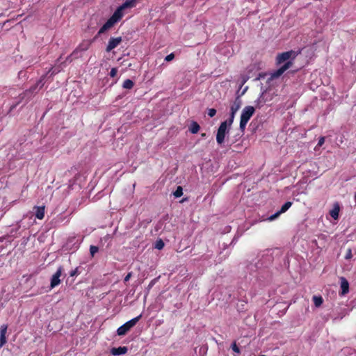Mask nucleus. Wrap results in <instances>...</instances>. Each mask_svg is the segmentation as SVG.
Here are the masks:
<instances>
[{"label":"nucleus","mask_w":356,"mask_h":356,"mask_svg":"<svg viewBox=\"0 0 356 356\" xmlns=\"http://www.w3.org/2000/svg\"><path fill=\"white\" fill-rule=\"evenodd\" d=\"M241 100L239 99V97H236L235 101L234 102L233 104L232 105L230 108V111L236 113L238 109L241 108Z\"/></svg>","instance_id":"15"},{"label":"nucleus","mask_w":356,"mask_h":356,"mask_svg":"<svg viewBox=\"0 0 356 356\" xmlns=\"http://www.w3.org/2000/svg\"><path fill=\"white\" fill-rule=\"evenodd\" d=\"M122 41V37L111 38L108 40L106 51L110 52L113 49L117 47Z\"/></svg>","instance_id":"9"},{"label":"nucleus","mask_w":356,"mask_h":356,"mask_svg":"<svg viewBox=\"0 0 356 356\" xmlns=\"http://www.w3.org/2000/svg\"><path fill=\"white\" fill-rule=\"evenodd\" d=\"M235 114L236 113H234L232 112H230V116H229V118L227 120L228 121V125L230 127L232 125V124L233 123V121H234V116H235Z\"/></svg>","instance_id":"25"},{"label":"nucleus","mask_w":356,"mask_h":356,"mask_svg":"<svg viewBox=\"0 0 356 356\" xmlns=\"http://www.w3.org/2000/svg\"><path fill=\"white\" fill-rule=\"evenodd\" d=\"M339 204L338 202H335L333 205L332 209L330 211V215L333 219L337 220L339 218Z\"/></svg>","instance_id":"11"},{"label":"nucleus","mask_w":356,"mask_h":356,"mask_svg":"<svg viewBox=\"0 0 356 356\" xmlns=\"http://www.w3.org/2000/svg\"><path fill=\"white\" fill-rule=\"evenodd\" d=\"M63 267L60 266L56 272L53 275L51 280V284L50 286L51 289L54 288L55 286H58L60 283V277L62 275L63 273Z\"/></svg>","instance_id":"8"},{"label":"nucleus","mask_w":356,"mask_h":356,"mask_svg":"<svg viewBox=\"0 0 356 356\" xmlns=\"http://www.w3.org/2000/svg\"><path fill=\"white\" fill-rule=\"evenodd\" d=\"M42 86V79L38 80L35 84L19 95L20 99L22 100L25 99L26 102H28L31 99L33 94L36 92L38 88L40 87V88H41Z\"/></svg>","instance_id":"4"},{"label":"nucleus","mask_w":356,"mask_h":356,"mask_svg":"<svg viewBox=\"0 0 356 356\" xmlns=\"http://www.w3.org/2000/svg\"><path fill=\"white\" fill-rule=\"evenodd\" d=\"M292 205L291 202H285L281 207V209L280 210L282 213L286 212Z\"/></svg>","instance_id":"20"},{"label":"nucleus","mask_w":356,"mask_h":356,"mask_svg":"<svg viewBox=\"0 0 356 356\" xmlns=\"http://www.w3.org/2000/svg\"><path fill=\"white\" fill-rule=\"evenodd\" d=\"M154 282H155V280H152L150 284H149V286H152L154 284Z\"/></svg>","instance_id":"35"},{"label":"nucleus","mask_w":356,"mask_h":356,"mask_svg":"<svg viewBox=\"0 0 356 356\" xmlns=\"http://www.w3.org/2000/svg\"><path fill=\"white\" fill-rule=\"evenodd\" d=\"M232 349L234 352L236 353H240L241 351H240V348L238 347L237 344L236 342H234L232 344Z\"/></svg>","instance_id":"24"},{"label":"nucleus","mask_w":356,"mask_h":356,"mask_svg":"<svg viewBox=\"0 0 356 356\" xmlns=\"http://www.w3.org/2000/svg\"><path fill=\"white\" fill-rule=\"evenodd\" d=\"M175 197H179L183 195V188L181 186H177L176 191L173 193Z\"/></svg>","instance_id":"21"},{"label":"nucleus","mask_w":356,"mask_h":356,"mask_svg":"<svg viewBox=\"0 0 356 356\" xmlns=\"http://www.w3.org/2000/svg\"><path fill=\"white\" fill-rule=\"evenodd\" d=\"M79 274V270H78V268H76L74 270H72L70 273V275L71 277H74V276H76L77 275Z\"/></svg>","instance_id":"30"},{"label":"nucleus","mask_w":356,"mask_h":356,"mask_svg":"<svg viewBox=\"0 0 356 356\" xmlns=\"http://www.w3.org/2000/svg\"><path fill=\"white\" fill-rule=\"evenodd\" d=\"M325 142V138L324 137H321L318 140V146H322L323 144Z\"/></svg>","instance_id":"33"},{"label":"nucleus","mask_w":356,"mask_h":356,"mask_svg":"<svg viewBox=\"0 0 356 356\" xmlns=\"http://www.w3.org/2000/svg\"><path fill=\"white\" fill-rule=\"evenodd\" d=\"M312 300H313L314 305L316 307H320L323 302V299L321 296H314L312 298Z\"/></svg>","instance_id":"17"},{"label":"nucleus","mask_w":356,"mask_h":356,"mask_svg":"<svg viewBox=\"0 0 356 356\" xmlns=\"http://www.w3.org/2000/svg\"><path fill=\"white\" fill-rule=\"evenodd\" d=\"M134 86V83L132 80L131 79H126L124 82H123V84H122V87L125 89H131L133 88Z\"/></svg>","instance_id":"18"},{"label":"nucleus","mask_w":356,"mask_h":356,"mask_svg":"<svg viewBox=\"0 0 356 356\" xmlns=\"http://www.w3.org/2000/svg\"><path fill=\"white\" fill-rule=\"evenodd\" d=\"M200 129L199 124L197 122L193 121L189 127V131L192 134H197Z\"/></svg>","instance_id":"16"},{"label":"nucleus","mask_w":356,"mask_h":356,"mask_svg":"<svg viewBox=\"0 0 356 356\" xmlns=\"http://www.w3.org/2000/svg\"><path fill=\"white\" fill-rule=\"evenodd\" d=\"M91 42H92L91 41H86V42L81 43V44H79V49L81 51H86L90 47Z\"/></svg>","instance_id":"19"},{"label":"nucleus","mask_w":356,"mask_h":356,"mask_svg":"<svg viewBox=\"0 0 356 356\" xmlns=\"http://www.w3.org/2000/svg\"><path fill=\"white\" fill-rule=\"evenodd\" d=\"M131 277H132V273L131 272L128 273L127 275L124 278V282L125 283L127 282L131 279Z\"/></svg>","instance_id":"31"},{"label":"nucleus","mask_w":356,"mask_h":356,"mask_svg":"<svg viewBox=\"0 0 356 356\" xmlns=\"http://www.w3.org/2000/svg\"><path fill=\"white\" fill-rule=\"evenodd\" d=\"M297 56L296 51L291 50L281 54H278L276 57V64L280 65L284 62L293 60Z\"/></svg>","instance_id":"6"},{"label":"nucleus","mask_w":356,"mask_h":356,"mask_svg":"<svg viewBox=\"0 0 356 356\" xmlns=\"http://www.w3.org/2000/svg\"><path fill=\"white\" fill-rule=\"evenodd\" d=\"M345 258L346 259H349L352 258V253H351V250L350 249H348V252L346 253Z\"/></svg>","instance_id":"32"},{"label":"nucleus","mask_w":356,"mask_h":356,"mask_svg":"<svg viewBox=\"0 0 356 356\" xmlns=\"http://www.w3.org/2000/svg\"><path fill=\"white\" fill-rule=\"evenodd\" d=\"M136 0H126L120 6H119L106 22L99 29L97 38L100 35L104 33L106 31L111 29L117 22H120L124 16V10L131 8L136 6Z\"/></svg>","instance_id":"1"},{"label":"nucleus","mask_w":356,"mask_h":356,"mask_svg":"<svg viewBox=\"0 0 356 356\" xmlns=\"http://www.w3.org/2000/svg\"><path fill=\"white\" fill-rule=\"evenodd\" d=\"M34 209L35 210V217L39 220L43 219L44 217V209H45L44 206L35 207Z\"/></svg>","instance_id":"14"},{"label":"nucleus","mask_w":356,"mask_h":356,"mask_svg":"<svg viewBox=\"0 0 356 356\" xmlns=\"http://www.w3.org/2000/svg\"><path fill=\"white\" fill-rule=\"evenodd\" d=\"M341 295L344 296L349 291V283L347 280L344 277L341 278Z\"/></svg>","instance_id":"12"},{"label":"nucleus","mask_w":356,"mask_h":356,"mask_svg":"<svg viewBox=\"0 0 356 356\" xmlns=\"http://www.w3.org/2000/svg\"><path fill=\"white\" fill-rule=\"evenodd\" d=\"M8 325L4 324L1 326L0 329V348L4 346L6 343V332H7Z\"/></svg>","instance_id":"10"},{"label":"nucleus","mask_w":356,"mask_h":356,"mask_svg":"<svg viewBox=\"0 0 356 356\" xmlns=\"http://www.w3.org/2000/svg\"><path fill=\"white\" fill-rule=\"evenodd\" d=\"M293 60H289L285 63L282 67H280L277 70L274 71L271 76L273 79H276L280 77L284 72H286L288 69H289L293 65Z\"/></svg>","instance_id":"7"},{"label":"nucleus","mask_w":356,"mask_h":356,"mask_svg":"<svg viewBox=\"0 0 356 356\" xmlns=\"http://www.w3.org/2000/svg\"><path fill=\"white\" fill-rule=\"evenodd\" d=\"M207 114L209 117L212 118L216 114V110L215 108H209L208 109Z\"/></svg>","instance_id":"26"},{"label":"nucleus","mask_w":356,"mask_h":356,"mask_svg":"<svg viewBox=\"0 0 356 356\" xmlns=\"http://www.w3.org/2000/svg\"><path fill=\"white\" fill-rule=\"evenodd\" d=\"M282 213L280 212V211H278L277 212H276L275 213H274L273 215L270 216L269 218H268V220L270 221H272V220H274L275 219H276Z\"/></svg>","instance_id":"27"},{"label":"nucleus","mask_w":356,"mask_h":356,"mask_svg":"<svg viewBox=\"0 0 356 356\" xmlns=\"http://www.w3.org/2000/svg\"><path fill=\"white\" fill-rule=\"evenodd\" d=\"M229 127L228 121H224L220 124L216 134L218 144L221 145L224 143L225 136L229 132Z\"/></svg>","instance_id":"5"},{"label":"nucleus","mask_w":356,"mask_h":356,"mask_svg":"<svg viewBox=\"0 0 356 356\" xmlns=\"http://www.w3.org/2000/svg\"><path fill=\"white\" fill-rule=\"evenodd\" d=\"M346 315V312L344 311V312L342 314V315L341 316L340 318H343Z\"/></svg>","instance_id":"34"},{"label":"nucleus","mask_w":356,"mask_h":356,"mask_svg":"<svg viewBox=\"0 0 356 356\" xmlns=\"http://www.w3.org/2000/svg\"><path fill=\"white\" fill-rule=\"evenodd\" d=\"M99 248L95 245H90V253L92 257H94L95 254L98 252Z\"/></svg>","instance_id":"23"},{"label":"nucleus","mask_w":356,"mask_h":356,"mask_svg":"<svg viewBox=\"0 0 356 356\" xmlns=\"http://www.w3.org/2000/svg\"><path fill=\"white\" fill-rule=\"evenodd\" d=\"M128 348L126 346H120L118 348H113L111 353L113 355H120L127 353Z\"/></svg>","instance_id":"13"},{"label":"nucleus","mask_w":356,"mask_h":356,"mask_svg":"<svg viewBox=\"0 0 356 356\" xmlns=\"http://www.w3.org/2000/svg\"><path fill=\"white\" fill-rule=\"evenodd\" d=\"M155 248L158 250H161L164 247V243L161 239L157 240L155 243Z\"/></svg>","instance_id":"22"},{"label":"nucleus","mask_w":356,"mask_h":356,"mask_svg":"<svg viewBox=\"0 0 356 356\" xmlns=\"http://www.w3.org/2000/svg\"><path fill=\"white\" fill-rule=\"evenodd\" d=\"M142 315L140 314L139 316L126 322L124 324H123L122 325L118 328L117 334L119 336L125 335L133 327H134L136 325V323L139 321Z\"/></svg>","instance_id":"3"},{"label":"nucleus","mask_w":356,"mask_h":356,"mask_svg":"<svg viewBox=\"0 0 356 356\" xmlns=\"http://www.w3.org/2000/svg\"><path fill=\"white\" fill-rule=\"evenodd\" d=\"M201 136H202V137H205V136H206V134H204H204H202V135H201Z\"/></svg>","instance_id":"36"},{"label":"nucleus","mask_w":356,"mask_h":356,"mask_svg":"<svg viewBox=\"0 0 356 356\" xmlns=\"http://www.w3.org/2000/svg\"><path fill=\"white\" fill-rule=\"evenodd\" d=\"M118 70L115 67L112 68L110 71L109 75L111 77H115L117 75Z\"/></svg>","instance_id":"29"},{"label":"nucleus","mask_w":356,"mask_h":356,"mask_svg":"<svg viewBox=\"0 0 356 356\" xmlns=\"http://www.w3.org/2000/svg\"><path fill=\"white\" fill-rule=\"evenodd\" d=\"M254 112L255 109L252 106H247L243 109L241 115L239 125L240 129L242 133L244 132L247 123L248 122L251 117L254 115Z\"/></svg>","instance_id":"2"},{"label":"nucleus","mask_w":356,"mask_h":356,"mask_svg":"<svg viewBox=\"0 0 356 356\" xmlns=\"http://www.w3.org/2000/svg\"><path fill=\"white\" fill-rule=\"evenodd\" d=\"M174 58H175V54L173 53H171L165 56V60L167 62H170V61L174 59Z\"/></svg>","instance_id":"28"}]
</instances>
